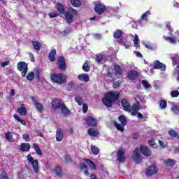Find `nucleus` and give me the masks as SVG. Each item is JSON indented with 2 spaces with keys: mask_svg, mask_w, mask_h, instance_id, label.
I'll return each instance as SVG.
<instances>
[{
  "mask_svg": "<svg viewBox=\"0 0 179 179\" xmlns=\"http://www.w3.org/2000/svg\"><path fill=\"white\" fill-rule=\"evenodd\" d=\"M122 103V107H123V109L124 111H127V113H131V115H136L137 113L139 112V110L141 109L139 108V103H137L136 104H134L133 106H131L129 103H128V101L127 99H122L121 101Z\"/></svg>",
  "mask_w": 179,
  "mask_h": 179,
  "instance_id": "1",
  "label": "nucleus"
},
{
  "mask_svg": "<svg viewBox=\"0 0 179 179\" xmlns=\"http://www.w3.org/2000/svg\"><path fill=\"white\" fill-rule=\"evenodd\" d=\"M120 97V94L115 92H110L106 94V97L102 99L106 107H113V102Z\"/></svg>",
  "mask_w": 179,
  "mask_h": 179,
  "instance_id": "2",
  "label": "nucleus"
},
{
  "mask_svg": "<svg viewBox=\"0 0 179 179\" xmlns=\"http://www.w3.org/2000/svg\"><path fill=\"white\" fill-rule=\"evenodd\" d=\"M51 80L57 85H64L66 82V76L64 73L51 75Z\"/></svg>",
  "mask_w": 179,
  "mask_h": 179,
  "instance_id": "3",
  "label": "nucleus"
},
{
  "mask_svg": "<svg viewBox=\"0 0 179 179\" xmlns=\"http://www.w3.org/2000/svg\"><path fill=\"white\" fill-rule=\"evenodd\" d=\"M27 161L29 164L31 165L34 171L37 174L38 173V170H40V166L38 165V160L34 159L31 155H28L27 156Z\"/></svg>",
  "mask_w": 179,
  "mask_h": 179,
  "instance_id": "4",
  "label": "nucleus"
},
{
  "mask_svg": "<svg viewBox=\"0 0 179 179\" xmlns=\"http://www.w3.org/2000/svg\"><path fill=\"white\" fill-rule=\"evenodd\" d=\"M73 15H78V11L72 8L69 9V12L65 13L66 20L67 23H72L73 22Z\"/></svg>",
  "mask_w": 179,
  "mask_h": 179,
  "instance_id": "5",
  "label": "nucleus"
},
{
  "mask_svg": "<svg viewBox=\"0 0 179 179\" xmlns=\"http://www.w3.org/2000/svg\"><path fill=\"white\" fill-rule=\"evenodd\" d=\"M17 69L20 72H22L21 75L23 78L26 76V73H27V71H29V67L27 66V63L24 62H18L17 65Z\"/></svg>",
  "mask_w": 179,
  "mask_h": 179,
  "instance_id": "6",
  "label": "nucleus"
},
{
  "mask_svg": "<svg viewBox=\"0 0 179 179\" xmlns=\"http://www.w3.org/2000/svg\"><path fill=\"white\" fill-rule=\"evenodd\" d=\"M94 10L96 13H98V15H101V13H104V12H106V6L100 1H96L95 2Z\"/></svg>",
  "mask_w": 179,
  "mask_h": 179,
  "instance_id": "7",
  "label": "nucleus"
},
{
  "mask_svg": "<svg viewBox=\"0 0 179 179\" xmlns=\"http://www.w3.org/2000/svg\"><path fill=\"white\" fill-rule=\"evenodd\" d=\"M133 159L137 164H139L142 162V158L141 157V152L139 148H136L133 152Z\"/></svg>",
  "mask_w": 179,
  "mask_h": 179,
  "instance_id": "8",
  "label": "nucleus"
},
{
  "mask_svg": "<svg viewBox=\"0 0 179 179\" xmlns=\"http://www.w3.org/2000/svg\"><path fill=\"white\" fill-rule=\"evenodd\" d=\"M117 157V162H119V163H122L125 162V151H124V149L122 148L118 149Z\"/></svg>",
  "mask_w": 179,
  "mask_h": 179,
  "instance_id": "9",
  "label": "nucleus"
},
{
  "mask_svg": "<svg viewBox=\"0 0 179 179\" xmlns=\"http://www.w3.org/2000/svg\"><path fill=\"white\" fill-rule=\"evenodd\" d=\"M58 66L60 71H65L66 70V63L65 62V58H64V57L59 58Z\"/></svg>",
  "mask_w": 179,
  "mask_h": 179,
  "instance_id": "10",
  "label": "nucleus"
},
{
  "mask_svg": "<svg viewBox=\"0 0 179 179\" xmlns=\"http://www.w3.org/2000/svg\"><path fill=\"white\" fill-rule=\"evenodd\" d=\"M157 173V168L155 165L150 166L148 168V170L145 172L147 177H150L153 176V174H156Z\"/></svg>",
  "mask_w": 179,
  "mask_h": 179,
  "instance_id": "11",
  "label": "nucleus"
},
{
  "mask_svg": "<svg viewBox=\"0 0 179 179\" xmlns=\"http://www.w3.org/2000/svg\"><path fill=\"white\" fill-rule=\"evenodd\" d=\"M86 122L89 127L97 126V119L94 118V117L90 116L87 117Z\"/></svg>",
  "mask_w": 179,
  "mask_h": 179,
  "instance_id": "12",
  "label": "nucleus"
},
{
  "mask_svg": "<svg viewBox=\"0 0 179 179\" xmlns=\"http://www.w3.org/2000/svg\"><path fill=\"white\" fill-rule=\"evenodd\" d=\"M63 103L61 102V99H55L52 101V107L53 110H58V108H61Z\"/></svg>",
  "mask_w": 179,
  "mask_h": 179,
  "instance_id": "13",
  "label": "nucleus"
},
{
  "mask_svg": "<svg viewBox=\"0 0 179 179\" xmlns=\"http://www.w3.org/2000/svg\"><path fill=\"white\" fill-rule=\"evenodd\" d=\"M140 150L144 156H150V155H152V152L150 151V149H149V148L145 145H141L140 147Z\"/></svg>",
  "mask_w": 179,
  "mask_h": 179,
  "instance_id": "14",
  "label": "nucleus"
},
{
  "mask_svg": "<svg viewBox=\"0 0 179 179\" xmlns=\"http://www.w3.org/2000/svg\"><path fill=\"white\" fill-rule=\"evenodd\" d=\"M155 69H161V71H166V64L160 63L158 60L154 62Z\"/></svg>",
  "mask_w": 179,
  "mask_h": 179,
  "instance_id": "15",
  "label": "nucleus"
},
{
  "mask_svg": "<svg viewBox=\"0 0 179 179\" xmlns=\"http://www.w3.org/2000/svg\"><path fill=\"white\" fill-rule=\"evenodd\" d=\"M64 139V131L62 129H58L56 131V141L61 142Z\"/></svg>",
  "mask_w": 179,
  "mask_h": 179,
  "instance_id": "16",
  "label": "nucleus"
},
{
  "mask_svg": "<svg viewBox=\"0 0 179 179\" xmlns=\"http://www.w3.org/2000/svg\"><path fill=\"white\" fill-rule=\"evenodd\" d=\"M32 101H33V104H34L35 107H36V109L38 110V111H39V113H43V110H44V106L36 101V100H34V97H32Z\"/></svg>",
  "mask_w": 179,
  "mask_h": 179,
  "instance_id": "17",
  "label": "nucleus"
},
{
  "mask_svg": "<svg viewBox=\"0 0 179 179\" xmlns=\"http://www.w3.org/2000/svg\"><path fill=\"white\" fill-rule=\"evenodd\" d=\"M31 148L30 143H22L20 144L21 152H29Z\"/></svg>",
  "mask_w": 179,
  "mask_h": 179,
  "instance_id": "18",
  "label": "nucleus"
},
{
  "mask_svg": "<svg viewBox=\"0 0 179 179\" xmlns=\"http://www.w3.org/2000/svg\"><path fill=\"white\" fill-rule=\"evenodd\" d=\"M138 76L139 73H138V71H131L128 73V78L131 80H135V79H136V78H138Z\"/></svg>",
  "mask_w": 179,
  "mask_h": 179,
  "instance_id": "19",
  "label": "nucleus"
},
{
  "mask_svg": "<svg viewBox=\"0 0 179 179\" xmlns=\"http://www.w3.org/2000/svg\"><path fill=\"white\" fill-rule=\"evenodd\" d=\"M88 135L90 136H97L99 135V130L91 127L88 129Z\"/></svg>",
  "mask_w": 179,
  "mask_h": 179,
  "instance_id": "20",
  "label": "nucleus"
},
{
  "mask_svg": "<svg viewBox=\"0 0 179 179\" xmlns=\"http://www.w3.org/2000/svg\"><path fill=\"white\" fill-rule=\"evenodd\" d=\"M60 108L62 114H64L65 117H67V115H69V113H71V111L68 110V108H66V106H65V103H62V107H60Z\"/></svg>",
  "mask_w": 179,
  "mask_h": 179,
  "instance_id": "21",
  "label": "nucleus"
},
{
  "mask_svg": "<svg viewBox=\"0 0 179 179\" xmlns=\"http://www.w3.org/2000/svg\"><path fill=\"white\" fill-rule=\"evenodd\" d=\"M78 78L79 80H81V82H89V75L86 73L78 75Z\"/></svg>",
  "mask_w": 179,
  "mask_h": 179,
  "instance_id": "22",
  "label": "nucleus"
},
{
  "mask_svg": "<svg viewBox=\"0 0 179 179\" xmlns=\"http://www.w3.org/2000/svg\"><path fill=\"white\" fill-rule=\"evenodd\" d=\"M176 160L170 158L164 162V164L166 165L167 167H173L176 165Z\"/></svg>",
  "mask_w": 179,
  "mask_h": 179,
  "instance_id": "23",
  "label": "nucleus"
},
{
  "mask_svg": "<svg viewBox=\"0 0 179 179\" xmlns=\"http://www.w3.org/2000/svg\"><path fill=\"white\" fill-rule=\"evenodd\" d=\"M83 162H85L92 170H96V164L93 161H90L89 159H84Z\"/></svg>",
  "mask_w": 179,
  "mask_h": 179,
  "instance_id": "24",
  "label": "nucleus"
},
{
  "mask_svg": "<svg viewBox=\"0 0 179 179\" xmlns=\"http://www.w3.org/2000/svg\"><path fill=\"white\" fill-rule=\"evenodd\" d=\"M164 38L166 41H169V43L171 44H177V37H167V36H164Z\"/></svg>",
  "mask_w": 179,
  "mask_h": 179,
  "instance_id": "25",
  "label": "nucleus"
},
{
  "mask_svg": "<svg viewBox=\"0 0 179 179\" xmlns=\"http://www.w3.org/2000/svg\"><path fill=\"white\" fill-rule=\"evenodd\" d=\"M55 54H57V50L53 49L49 54V59L51 62H54L55 61Z\"/></svg>",
  "mask_w": 179,
  "mask_h": 179,
  "instance_id": "26",
  "label": "nucleus"
},
{
  "mask_svg": "<svg viewBox=\"0 0 179 179\" xmlns=\"http://www.w3.org/2000/svg\"><path fill=\"white\" fill-rule=\"evenodd\" d=\"M32 45L34 48V50H36V51H40V48H41V43L38 41H33Z\"/></svg>",
  "mask_w": 179,
  "mask_h": 179,
  "instance_id": "27",
  "label": "nucleus"
},
{
  "mask_svg": "<svg viewBox=\"0 0 179 179\" xmlns=\"http://www.w3.org/2000/svg\"><path fill=\"white\" fill-rule=\"evenodd\" d=\"M80 169L83 171H84V173L85 174V176H89V170L86 164H82L80 165Z\"/></svg>",
  "mask_w": 179,
  "mask_h": 179,
  "instance_id": "28",
  "label": "nucleus"
},
{
  "mask_svg": "<svg viewBox=\"0 0 179 179\" xmlns=\"http://www.w3.org/2000/svg\"><path fill=\"white\" fill-rule=\"evenodd\" d=\"M33 146H34V148L35 149L37 155H38L39 156H42L43 152H41V149H40V147H38V145H37L36 143H34Z\"/></svg>",
  "mask_w": 179,
  "mask_h": 179,
  "instance_id": "29",
  "label": "nucleus"
},
{
  "mask_svg": "<svg viewBox=\"0 0 179 179\" xmlns=\"http://www.w3.org/2000/svg\"><path fill=\"white\" fill-rule=\"evenodd\" d=\"M5 138L8 142H13V135H12V133L7 132L5 134Z\"/></svg>",
  "mask_w": 179,
  "mask_h": 179,
  "instance_id": "30",
  "label": "nucleus"
},
{
  "mask_svg": "<svg viewBox=\"0 0 179 179\" xmlns=\"http://www.w3.org/2000/svg\"><path fill=\"white\" fill-rule=\"evenodd\" d=\"M17 113H19L21 115H26L27 114V112L26 110V108L24 107H20L17 109Z\"/></svg>",
  "mask_w": 179,
  "mask_h": 179,
  "instance_id": "31",
  "label": "nucleus"
},
{
  "mask_svg": "<svg viewBox=\"0 0 179 179\" xmlns=\"http://www.w3.org/2000/svg\"><path fill=\"white\" fill-rule=\"evenodd\" d=\"M57 9L58 10V12H59L60 13H65V9H64V6H62V4H61V3H58L57 5Z\"/></svg>",
  "mask_w": 179,
  "mask_h": 179,
  "instance_id": "32",
  "label": "nucleus"
},
{
  "mask_svg": "<svg viewBox=\"0 0 179 179\" xmlns=\"http://www.w3.org/2000/svg\"><path fill=\"white\" fill-rule=\"evenodd\" d=\"M55 171L56 173V176L59 177H62V169H61V166H56L55 169Z\"/></svg>",
  "mask_w": 179,
  "mask_h": 179,
  "instance_id": "33",
  "label": "nucleus"
},
{
  "mask_svg": "<svg viewBox=\"0 0 179 179\" xmlns=\"http://www.w3.org/2000/svg\"><path fill=\"white\" fill-rule=\"evenodd\" d=\"M159 107L162 110H164V108H166V107H167V101H166L164 100L159 101Z\"/></svg>",
  "mask_w": 179,
  "mask_h": 179,
  "instance_id": "34",
  "label": "nucleus"
},
{
  "mask_svg": "<svg viewBox=\"0 0 179 179\" xmlns=\"http://www.w3.org/2000/svg\"><path fill=\"white\" fill-rule=\"evenodd\" d=\"M91 151L94 155H99V153L100 152L99 148H97L96 145L91 146Z\"/></svg>",
  "mask_w": 179,
  "mask_h": 179,
  "instance_id": "35",
  "label": "nucleus"
},
{
  "mask_svg": "<svg viewBox=\"0 0 179 179\" xmlns=\"http://www.w3.org/2000/svg\"><path fill=\"white\" fill-rule=\"evenodd\" d=\"M122 36V31L117 29L114 32L113 36L115 38H120Z\"/></svg>",
  "mask_w": 179,
  "mask_h": 179,
  "instance_id": "36",
  "label": "nucleus"
},
{
  "mask_svg": "<svg viewBox=\"0 0 179 179\" xmlns=\"http://www.w3.org/2000/svg\"><path fill=\"white\" fill-rule=\"evenodd\" d=\"M169 134L170 136H172V138H177L179 139V134L176 132L174 130H169Z\"/></svg>",
  "mask_w": 179,
  "mask_h": 179,
  "instance_id": "37",
  "label": "nucleus"
},
{
  "mask_svg": "<svg viewBox=\"0 0 179 179\" xmlns=\"http://www.w3.org/2000/svg\"><path fill=\"white\" fill-rule=\"evenodd\" d=\"M141 84L143 85L144 89H150V87H152V85H150V84L148 83V81L143 80L141 81Z\"/></svg>",
  "mask_w": 179,
  "mask_h": 179,
  "instance_id": "38",
  "label": "nucleus"
},
{
  "mask_svg": "<svg viewBox=\"0 0 179 179\" xmlns=\"http://www.w3.org/2000/svg\"><path fill=\"white\" fill-rule=\"evenodd\" d=\"M75 101L78 104V106H82V104H83V98L81 96H76L75 98Z\"/></svg>",
  "mask_w": 179,
  "mask_h": 179,
  "instance_id": "39",
  "label": "nucleus"
},
{
  "mask_svg": "<svg viewBox=\"0 0 179 179\" xmlns=\"http://www.w3.org/2000/svg\"><path fill=\"white\" fill-rule=\"evenodd\" d=\"M13 117L15 118V120H16V121H17L18 122H20V124H22V125H26V121L20 119V117H19L17 115H14Z\"/></svg>",
  "mask_w": 179,
  "mask_h": 179,
  "instance_id": "40",
  "label": "nucleus"
},
{
  "mask_svg": "<svg viewBox=\"0 0 179 179\" xmlns=\"http://www.w3.org/2000/svg\"><path fill=\"white\" fill-rule=\"evenodd\" d=\"M173 65H177L179 63V55L172 57Z\"/></svg>",
  "mask_w": 179,
  "mask_h": 179,
  "instance_id": "41",
  "label": "nucleus"
},
{
  "mask_svg": "<svg viewBox=\"0 0 179 179\" xmlns=\"http://www.w3.org/2000/svg\"><path fill=\"white\" fill-rule=\"evenodd\" d=\"M115 72L116 75H121L122 73V70L121 69V67L118 65H115Z\"/></svg>",
  "mask_w": 179,
  "mask_h": 179,
  "instance_id": "42",
  "label": "nucleus"
},
{
  "mask_svg": "<svg viewBox=\"0 0 179 179\" xmlns=\"http://www.w3.org/2000/svg\"><path fill=\"white\" fill-rule=\"evenodd\" d=\"M103 54L96 55L95 57V61L99 64L103 61Z\"/></svg>",
  "mask_w": 179,
  "mask_h": 179,
  "instance_id": "43",
  "label": "nucleus"
},
{
  "mask_svg": "<svg viewBox=\"0 0 179 179\" xmlns=\"http://www.w3.org/2000/svg\"><path fill=\"white\" fill-rule=\"evenodd\" d=\"M71 4L73 6L76 8H79L80 6V0H71Z\"/></svg>",
  "mask_w": 179,
  "mask_h": 179,
  "instance_id": "44",
  "label": "nucleus"
},
{
  "mask_svg": "<svg viewBox=\"0 0 179 179\" xmlns=\"http://www.w3.org/2000/svg\"><path fill=\"white\" fill-rule=\"evenodd\" d=\"M119 121L123 124L127 125V119H125V116L120 115L119 117Z\"/></svg>",
  "mask_w": 179,
  "mask_h": 179,
  "instance_id": "45",
  "label": "nucleus"
},
{
  "mask_svg": "<svg viewBox=\"0 0 179 179\" xmlns=\"http://www.w3.org/2000/svg\"><path fill=\"white\" fill-rule=\"evenodd\" d=\"M27 80H33V79H34V72H29L27 75Z\"/></svg>",
  "mask_w": 179,
  "mask_h": 179,
  "instance_id": "46",
  "label": "nucleus"
},
{
  "mask_svg": "<svg viewBox=\"0 0 179 179\" xmlns=\"http://www.w3.org/2000/svg\"><path fill=\"white\" fill-rule=\"evenodd\" d=\"M115 127L118 131H121L122 132L124 131V124H118L115 122Z\"/></svg>",
  "mask_w": 179,
  "mask_h": 179,
  "instance_id": "47",
  "label": "nucleus"
},
{
  "mask_svg": "<svg viewBox=\"0 0 179 179\" xmlns=\"http://www.w3.org/2000/svg\"><path fill=\"white\" fill-rule=\"evenodd\" d=\"M171 111L174 113V114H179V108L178 106L173 105L171 108Z\"/></svg>",
  "mask_w": 179,
  "mask_h": 179,
  "instance_id": "48",
  "label": "nucleus"
},
{
  "mask_svg": "<svg viewBox=\"0 0 179 179\" xmlns=\"http://www.w3.org/2000/svg\"><path fill=\"white\" fill-rule=\"evenodd\" d=\"M134 47H138L139 44V36L138 35H135V37L134 38Z\"/></svg>",
  "mask_w": 179,
  "mask_h": 179,
  "instance_id": "49",
  "label": "nucleus"
},
{
  "mask_svg": "<svg viewBox=\"0 0 179 179\" xmlns=\"http://www.w3.org/2000/svg\"><path fill=\"white\" fill-rule=\"evenodd\" d=\"M83 69L85 72H89V71H90V67H89V64L87 63H85L83 66Z\"/></svg>",
  "mask_w": 179,
  "mask_h": 179,
  "instance_id": "50",
  "label": "nucleus"
},
{
  "mask_svg": "<svg viewBox=\"0 0 179 179\" xmlns=\"http://www.w3.org/2000/svg\"><path fill=\"white\" fill-rule=\"evenodd\" d=\"M22 138L25 142H30V135L29 134H23Z\"/></svg>",
  "mask_w": 179,
  "mask_h": 179,
  "instance_id": "51",
  "label": "nucleus"
},
{
  "mask_svg": "<svg viewBox=\"0 0 179 179\" xmlns=\"http://www.w3.org/2000/svg\"><path fill=\"white\" fill-rule=\"evenodd\" d=\"M150 15V12L147 11L145 13H143L141 16V20H146L148 19V16Z\"/></svg>",
  "mask_w": 179,
  "mask_h": 179,
  "instance_id": "52",
  "label": "nucleus"
},
{
  "mask_svg": "<svg viewBox=\"0 0 179 179\" xmlns=\"http://www.w3.org/2000/svg\"><path fill=\"white\" fill-rule=\"evenodd\" d=\"M171 97H178V96H179L178 91V90L172 91L171 93Z\"/></svg>",
  "mask_w": 179,
  "mask_h": 179,
  "instance_id": "53",
  "label": "nucleus"
},
{
  "mask_svg": "<svg viewBox=\"0 0 179 179\" xmlns=\"http://www.w3.org/2000/svg\"><path fill=\"white\" fill-rule=\"evenodd\" d=\"M88 108H89V107L87 106V104H86V103L83 104V110L84 114H86V113H87Z\"/></svg>",
  "mask_w": 179,
  "mask_h": 179,
  "instance_id": "54",
  "label": "nucleus"
},
{
  "mask_svg": "<svg viewBox=\"0 0 179 179\" xmlns=\"http://www.w3.org/2000/svg\"><path fill=\"white\" fill-rule=\"evenodd\" d=\"M143 44L148 50H152V46L150 45V43L149 42L146 43L145 41H143Z\"/></svg>",
  "mask_w": 179,
  "mask_h": 179,
  "instance_id": "55",
  "label": "nucleus"
},
{
  "mask_svg": "<svg viewBox=\"0 0 179 179\" xmlns=\"http://www.w3.org/2000/svg\"><path fill=\"white\" fill-rule=\"evenodd\" d=\"M58 13H55V12H53V13H49V17L50 19H52V17H57V16H58Z\"/></svg>",
  "mask_w": 179,
  "mask_h": 179,
  "instance_id": "56",
  "label": "nucleus"
},
{
  "mask_svg": "<svg viewBox=\"0 0 179 179\" xmlns=\"http://www.w3.org/2000/svg\"><path fill=\"white\" fill-rule=\"evenodd\" d=\"M120 85H121V81H117L113 83V87L114 89H117V87H120Z\"/></svg>",
  "mask_w": 179,
  "mask_h": 179,
  "instance_id": "57",
  "label": "nucleus"
},
{
  "mask_svg": "<svg viewBox=\"0 0 179 179\" xmlns=\"http://www.w3.org/2000/svg\"><path fill=\"white\" fill-rule=\"evenodd\" d=\"M66 163H71L72 159H71V157L69 155H66L65 157Z\"/></svg>",
  "mask_w": 179,
  "mask_h": 179,
  "instance_id": "58",
  "label": "nucleus"
},
{
  "mask_svg": "<svg viewBox=\"0 0 179 179\" xmlns=\"http://www.w3.org/2000/svg\"><path fill=\"white\" fill-rule=\"evenodd\" d=\"M71 33V29H66L62 32V36H68Z\"/></svg>",
  "mask_w": 179,
  "mask_h": 179,
  "instance_id": "59",
  "label": "nucleus"
},
{
  "mask_svg": "<svg viewBox=\"0 0 179 179\" xmlns=\"http://www.w3.org/2000/svg\"><path fill=\"white\" fill-rule=\"evenodd\" d=\"M10 64L9 60H7L1 64L2 68H5L6 66H8V65Z\"/></svg>",
  "mask_w": 179,
  "mask_h": 179,
  "instance_id": "60",
  "label": "nucleus"
},
{
  "mask_svg": "<svg viewBox=\"0 0 179 179\" xmlns=\"http://www.w3.org/2000/svg\"><path fill=\"white\" fill-rule=\"evenodd\" d=\"M158 143L159 144V146L162 148V149H164V148H166V145H164V143H163V141L159 140Z\"/></svg>",
  "mask_w": 179,
  "mask_h": 179,
  "instance_id": "61",
  "label": "nucleus"
},
{
  "mask_svg": "<svg viewBox=\"0 0 179 179\" xmlns=\"http://www.w3.org/2000/svg\"><path fill=\"white\" fill-rule=\"evenodd\" d=\"M133 139H138L139 138V134L134 133L132 135Z\"/></svg>",
  "mask_w": 179,
  "mask_h": 179,
  "instance_id": "62",
  "label": "nucleus"
},
{
  "mask_svg": "<svg viewBox=\"0 0 179 179\" xmlns=\"http://www.w3.org/2000/svg\"><path fill=\"white\" fill-rule=\"evenodd\" d=\"M148 145L152 148H155V141L153 140H150L148 141Z\"/></svg>",
  "mask_w": 179,
  "mask_h": 179,
  "instance_id": "63",
  "label": "nucleus"
},
{
  "mask_svg": "<svg viewBox=\"0 0 179 179\" xmlns=\"http://www.w3.org/2000/svg\"><path fill=\"white\" fill-rule=\"evenodd\" d=\"M29 58H31V61L34 62V55L31 52H29Z\"/></svg>",
  "mask_w": 179,
  "mask_h": 179,
  "instance_id": "64",
  "label": "nucleus"
}]
</instances>
